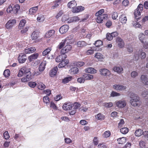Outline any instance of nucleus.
<instances>
[{"label": "nucleus", "mask_w": 148, "mask_h": 148, "mask_svg": "<svg viewBox=\"0 0 148 148\" xmlns=\"http://www.w3.org/2000/svg\"><path fill=\"white\" fill-rule=\"evenodd\" d=\"M85 64L84 62H76V65L78 67H81L84 66Z\"/></svg>", "instance_id": "60"}, {"label": "nucleus", "mask_w": 148, "mask_h": 148, "mask_svg": "<svg viewBox=\"0 0 148 148\" xmlns=\"http://www.w3.org/2000/svg\"><path fill=\"white\" fill-rule=\"evenodd\" d=\"M37 83L35 82H31L28 83V85L29 86L32 88H34L37 85Z\"/></svg>", "instance_id": "51"}, {"label": "nucleus", "mask_w": 148, "mask_h": 148, "mask_svg": "<svg viewBox=\"0 0 148 148\" xmlns=\"http://www.w3.org/2000/svg\"><path fill=\"white\" fill-rule=\"evenodd\" d=\"M3 75L5 77H8L10 75V71L9 69H6L4 71Z\"/></svg>", "instance_id": "56"}, {"label": "nucleus", "mask_w": 148, "mask_h": 148, "mask_svg": "<svg viewBox=\"0 0 148 148\" xmlns=\"http://www.w3.org/2000/svg\"><path fill=\"white\" fill-rule=\"evenodd\" d=\"M118 143L119 144L124 143L126 141V138L124 137L119 138L117 139Z\"/></svg>", "instance_id": "36"}, {"label": "nucleus", "mask_w": 148, "mask_h": 148, "mask_svg": "<svg viewBox=\"0 0 148 148\" xmlns=\"http://www.w3.org/2000/svg\"><path fill=\"white\" fill-rule=\"evenodd\" d=\"M13 6V4H11L9 5L6 10V11L8 13H11L12 12Z\"/></svg>", "instance_id": "55"}, {"label": "nucleus", "mask_w": 148, "mask_h": 148, "mask_svg": "<svg viewBox=\"0 0 148 148\" xmlns=\"http://www.w3.org/2000/svg\"><path fill=\"white\" fill-rule=\"evenodd\" d=\"M62 0H57L53 3V5L52 6V9H54L57 7L60 4V2Z\"/></svg>", "instance_id": "35"}, {"label": "nucleus", "mask_w": 148, "mask_h": 148, "mask_svg": "<svg viewBox=\"0 0 148 148\" xmlns=\"http://www.w3.org/2000/svg\"><path fill=\"white\" fill-rule=\"evenodd\" d=\"M82 76L84 77L85 81L86 80H91L93 78V75L86 73H84L82 75Z\"/></svg>", "instance_id": "17"}, {"label": "nucleus", "mask_w": 148, "mask_h": 148, "mask_svg": "<svg viewBox=\"0 0 148 148\" xmlns=\"http://www.w3.org/2000/svg\"><path fill=\"white\" fill-rule=\"evenodd\" d=\"M96 21L98 23H101L103 22V19H106L107 18L108 16L107 14H103L102 15L97 16Z\"/></svg>", "instance_id": "10"}, {"label": "nucleus", "mask_w": 148, "mask_h": 148, "mask_svg": "<svg viewBox=\"0 0 148 148\" xmlns=\"http://www.w3.org/2000/svg\"><path fill=\"white\" fill-rule=\"evenodd\" d=\"M36 50V49L34 47H32L26 49L24 51V52L26 54L30 53H33Z\"/></svg>", "instance_id": "20"}, {"label": "nucleus", "mask_w": 148, "mask_h": 148, "mask_svg": "<svg viewBox=\"0 0 148 148\" xmlns=\"http://www.w3.org/2000/svg\"><path fill=\"white\" fill-rule=\"evenodd\" d=\"M143 9V5L142 4H139L134 12V15L136 19H138L139 18V16L140 15V13L142 11Z\"/></svg>", "instance_id": "2"}, {"label": "nucleus", "mask_w": 148, "mask_h": 148, "mask_svg": "<svg viewBox=\"0 0 148 148\" xmlns=\"http://www.w3.org/2000/svg\"><path fill=\"white\" fill-rule=\"evenodd\" d=\"M127 18L125 15L123 14L119 17V21L123 24H125L127 21Z\"/></svg>", "instance_id": "19"}, {"label": "nucleus", "mask_w": 148, "mask_h": 148, "mask_svg": "<svg viewBox=\"0 0 148 148\" xmlns=\"http://www.w3.org/2000/svg\"><path fill=\"white\" fill-rule=\"evenodd\" d=\"M130 98L131 99L130 103L133 106L136 107L139 106L141 105L140 98L136 94L133 93H131Z\"/></svg>", "instance_id": "1"}, {"label": "nucleus", "mask_w": 148, "mask_h": 148, "mask_svg": "<svg viewBox=\"0 0 148 148\" xmlns=\"http://www.w3.org/2000/svg\"><path fill=\"white\" fill-rule=\"evenodd\" d=\"M140 54L139 53V51L138 52H136L134 55V57L133 58V59L137 61L139 58V56Z\"/></svg>", "instance_id": "50"}, {"label": "nucleus", "mask_w": 148, "mask_h": 148, "mask_svg": "<svg viewBox=\"0 0 148 148\" xmlns=\"http://www.w3.org/2000/svg\"><path fill=\"white\" fill-rule=\"evenodd\" d=\"M110 135V133L109 131H106L103 134V136L106 138L108 137Z\"/></svg>", "instance_id": "63"}, {"label": "nucleus", "mask_w": 148, "mask_h": 148, "mask_svg": "<svg viewBox=\"0 0 148 148\" xmlns=\"http://www.w3.org/2000/svg\"><path fill=\"white\" fill-rule=\"evenodd\" d=\"M120 93L114 91H112L110 94V96L112 97L120 96Z\"/></svg>", "instance_id": "57"}, {"label": "nucleus", "mask_w": 148, "mask_h": 148, "mask_svg": "<svg viewBox=\"0 0 148 148\" xmlns=\"http://www.w3.org/2000/svg\"><path fill=\"white\" fill-rule=\"evenodd\" d=\"M30 71V68H27L25 66L23 67L19 70L18 76L20 77L22 76L24 73L26 75L28 74L29 73H31Z\"/></svg>", "instance_id": "3"}, {"label": "nucleus", "mask_w": 148, "mask_h": 148, "mask_svg": "<svg viewBox=\"0 0 148 148\" xmlns=\"http://www.w3.org/2000/svg\"><path fill=\"white\" fill-rule=\"evenodd\" d=\"M116 42L118 47L120 48H123L124 47L125 44L123 40L120 37L116 38Z\"/></svg>", "instance_id": "9"}, {"label": "nucleus", "mask_w": 148, "mask_h": 148, "mask_svg": "<svg viewBox=\"0 0 148 148\" xmlns=\"http://www.w3.org/2000/svg\"><path fill=\"white\" fill-rule=\"evenodd\" d=\"M38 9V6L32 7L29 9V12L31 14L34 15Z\"/></svg>", "instance_id": "31"}, {"label": "nucleus", "mask_w": 148, "mask_h": 148, "mask_svg": "<svg viewBox=\"0 0 148 148\" xmlns=\"http://www.w3.org/2000/svg\"><path fill=\"white\" fill-rule=\"evenodd\" d=\"M118 34L116 32H114L111 33H107L106 35L107 39L109 41L112 40L114 37L117 36Z\"/></svg>", "instance_id": "7"}, {"label": "nucleus", "mask_w": 148, "mask_h": 148, "mask_svg": "<svg viewBox=\"0 0 148 148\" xmlns=\"http://www.w3.org/2000/svg\"><path fill=\"white\" fill-rule=\"evenodd\" d=\"M51 50V48L50 47L48 48L45 49L42 52V55L43 56H45L48 54Z\"/></svg>", "instance_id": "47"}, {"label": "nucleus", "mask_w": 148, "mask_h": 148, "mask_svg": "<svg viewBox=\"0 0 148 148\" xmlns=\"http://www.w3.org/2000/svg\"><path fill=\"white\" fill-rule=\"evenodd\" d=\"M138 37L140 41L142 43H143L144 40L145 39V35L143 33H140L139 34Z\"/></svg>", "instance_id": "34"}, {"label": "nucleus", "mask_w": 148, "mask_h": 148, "mask_svg": "<svg viewBox=\"0 0 148 148\" xmlns=\"http://www.w3.org/2000/svg\"><path fill=\"white\" fill-rule=\"evenodd\" d=\"M69 29V27L67 25H64L60 28L59 31L61 34H64L68 31Z\"/></svg>", "instance_id": "14"}, {"label": "nucleus", "mask_w": 148, "mask_h": 148, "mask_svg": "<svg viewBox=\"0 0 148 148\" xmlns=\"http://www.w3.org/2000/svg\"><path fill=\"white\" fill-rule=\"evenodd\" d=\"M100 74L106 77H109L111 75L110 72L108 69L103 68L99 70Z\"/></svg>", "instance_id": "6"}, {"label": "nucleus", "mask_w": 148, "mask_h": 148, "mask_svg": "<svg viewBox=\"0 0 148 148\" xmlns=\"http://www.w3.org/2000/svg\"><path fill=\"white\" fill-rule=\"evenodd\" d=\"M26 23V21L25 19H22L20 21L18 27L21 29V27H23Z\"/></svg>", "instance_id": "48"}, {"label": "nucleus", "mask_w": 148, "mask_h": 148, "mask_svg": "<svg viewBox=\"0 0 148 148\" xmlns=\"http://www.w3.org/2000/svg\"><path fill=\"white\" fill-rule=\"evenodd\" d=\"M58 69L57 67H55L52 69L50 72V76L51 77H54L56 75Z\"/></svg>", "instance_id": "29"}, {"label": "nucleus", "mask_w": 148, "mask_h": 148, "mask_svg": "<svg viewBox=\"0 0 148 148\" xmlns=\"http://www.w3.org/2000/svg\"><path fill=\"white\" fill-rule=\"evenodd\" d=\"M31 75V73H29L28 74H26L25 76L22 78V82H25L31 80L32 79Z\"/></svg>", "instance_id": "15"}, {"label": "nucleus", "mask_w": 148, "mask_h": 148, "mask_svg": "<svg viewBox=\"0 0 148 148\" xmlns=\"http://www.w3.org/2000/svg\"><path fill=\"white\" fill-rule=\"evenodd\" d=\"M16 20L12 19L9 20L5 24V27L8 29H10L12 28L16 23Z\"/></svg>", "instance_id": "4"}, {"label": "nucleus", "mask_w": 148, "mask_h": 148, "mask_svg": "<svg viewBox=\"0 0 148 148\" xmlns=\"http://www.w3.org/2000/svg\"><path fill=\"white\" fill-rule=\"evenodd\" d=\"M20 8V7L17 4L13 6L12 12L14 14H16Z\"/></svg>", "instance_id": "39"}, {"label": "nucleus", "mask_w": 148, "mask_h": 148, "mask_svg": "<svg viewBox=\"0 0 148 148\" xmlns=\"http://www.w3.org/2000/svg\"><path fill=\"white\" fill-rule=\"evenodd\" d=\"M71 49L72 47L71 45H66L61 49L60 53L61 54H65L71 50Z\"/></svg>", "instance_id": "8"}, {"label": "nucleus", "mask_w": 148, "mask_h": 148, "mask_svg": "<svg viewBox=\"0 0 148 148\" xmlns=\"http://www.w3.org/2000/svg\"><path fill=\"white\" fill-rule=\"evenodd\" d=\"M95 118L99 120H103L105 119V117L103 114L100 113L95 116Z\"/></svg>", "instance_id": "37"}, {"label": "nucleus", "mask_w": 148, "mask_h": 148, "mask_svg": "<svg viewBox=\"0 0 148 148\" xmlns=\"http://www.w3.org/2000/svg\"><path fill=\"white\" fill-rule=\"evenodd\" d=\"M139 53L140 54V57L141 59H145L146 57V54L145 52L142 51L141 50L139 51Z\"/></svg>", "instance_id": "44"}, {"label": "nucleus", "mask_w": 148, "mask_h": 148, "mask_svg": "<svg viewBox=\"0 0 148 148\" xmlns=\"http://www.w3.org/2000/svg\"><path fill=\"white\" fill-rule=\"evenodd\" d=\"M66 43H67V42L65 39L62 40V42L60 43L59 44L58 46V48L59 49H62L65 45V44Z\"/></svg>", "instance_id": "43"}, {"label": "nucleus", "mask_w": 148, "mask_h": 148, "mask_svg": "<svg viewBox=\"0 0 148 148\" xmlns=\"http://www.w3.org/2000/svg\"><path fill=\"white\" fill-rule=\"evenodd\" d=\"M128 129L127 127L122 128L120 129V132L121 133L123 134H127L128 132Z\"/></svg>", "instance_id": "46"}, {"label": "nucleus", "mask_w": 148, "mask_h": 148, "mask_svg": "<svg viewBox=\"0 0 148 148\" xmlns=\"http://www.w3.org/2000/svg\"><path fill=\"white\" fill-rule=\"evenodd\" d=\"M43 100L44 102L46 104H47L49 102V98L47 96H44L43 98Z\"/></svg>", "instance_id": "61"}, {"label": "nucleus", "mask_w": 148, "mask_h": 148, "mask_svg": "<svg viewBox=\"0 0 148 148\" xmlns=\"http://www.w3.org/2000/svg\"><path fill=\"white\" fill-rule=\"evenodd\" d=\"M37 85L38 86V88L40 90H43L45 89V86L44 84L42 82H39L37 81Z\"/></svg>", "instance_id": "27"}, {"label": "nucleus", "mask_w": 148, "mask_h": 148, "mask_svg": "<svg viewBox=\"0 0 148 148\" xmlns=\"http://www.w3.org/2000/svg\"><path fill=\"white\" fill-rule=\"evenodd\" d=\"M55 32V31L54 30H51L49 31L45 34V36L46 38H49L53 36Z\"/></svg>", "instance_id": "33"}, {"label": "nucleus", "mask_w": 148, "mask_h": 148, "mask_svg": "<svg viewBox=\"0 0 148 148\" xmlns=\"http://www.w3.org/2000/svg\"><path fill=\"white\" fill-rule=\"evenodd\" d=\"M85 71L88 73H95L97 72L96 69L92 67H89L85 69Z\"/></svg>", "instance_id": "23"}, {"label": "nucleus", "mask_w": 148, "mask_h": 148, "mask_svg": "<svg viewBox=\"0 0 148 148\" xmlns=\"http://www.w3.org/2000/svg\"><path fill=\"white\" fill-rule=\"evenodd\" d=\"M69 72L72 75L77 74L78 72V69L77 67H72L69 70Z\"/></svg>", "instance_id": "30"}, {"label": "nucleus", "mask_w": 148, "mask_h": 148, "mask_svg": "<svg viewBox=\"0 0 148 148\" xmlns=\"http://www.w3.org/2000/svg\"><path fill=\"white\" fill-rule=\"evenodd\" d=\"M115 103L116 106L120 108H123L125 107L127 104L126 101L123 100L116 101Z\"/></svg>", "instance_id": "5"}, {"label": "nucleus", "mask_w": 148, "mask_h": 148, "mask_svg": "<svg viewBox=\"0 0 148 148\" xmlns=\"http://www.w3.org/2000/svg\"><path fill=\"white\" fill-rule=\"evenodd\" d=\"M140 79L141 81L144 84L148 85V78L147 75H141Z\"/></svg>", "instance_id": "12"}, {"label": "nucleus", "mask_w": 148, "mask_h": 148, "mask_svg": "<svg viewBox=\"0 0 148 148\" xmlns=\"http://www.w3.org/2000/svg\"><path fill=\"white\" fill-rule=\"evenodd\" d=\"M77 46L79 47H83L86 46L87 44L84 41H78L77 43Z\"/></svg>", "instance_id": "38"}, {"label": "nucleus", "mask_w": 148, "mask_h": 148, "mask_svg": "<svg viewBox=\"0 0 148 148\" xmlns=\"http://www.w3.org/2000/svg\"><path fill=\"white\" fill-rule=\"evenodd\" d=\"M38 56L39 54L38 53L33 54L29 57V62H31L32 61L37 59Z\"/></svg>", "instance_id": "25"}, {"label": "nucleus", "mask_w": 148, "mask_h": 148, "mask_svg": "<svg viewBox=\"0 0 148 148\" xmlns=\"http://www.w3.org/2000/svg\"><path fill=\"white\" fill-rule=\"evenodd\" d=\"M69 62V61L67 59L64 60H62V61L58 65L59 68H61L64 67Z\"/></svg>", "instance_id": "22"}, {"label": "nucleus", "mask_w": 148, "mask_h": 148, "mask_svg": "<svg viewBox=\"0 0 148 148\" xmlns=\"http://www.w3.org/2000/svg\"><path fill=\"white\" fill-rule=\"evenodd\" d=\"M73 107V105L71 103H64L62 106L63 109L65 110H71Z\"/></svg>", "instance_id": "13"}, {"label": "nucleus", "mask_w": 148, "mask_h": 148, "mask_svg": "<svg viewBox=\"0 0 148 148\" xmlns=\"http://www.w3.org/2000/svg\"><path fill=\"white\" fill-rule=\"evenodd\" d=\"M50 107L53 108L54 110H57V108L56 104L53 102L50 103Z\"/></svg>", "instance_id": "64"}, {"label": "nucleus", "mask_w": 148, "mask_h": 148, "mask_svg": "<svg viewBox=\"0 0 148 148\" xmlns=\"http://www.w3.org/2000/svg\"><path fill=\"white\" fill-rule=\"evenodd\" d=\"M46 64V63L45 61L42 62L40 64L39 67V70L40 71H42L44 70Z\"/></svg>", "instance_id": "32"}, {"label": "nucleus", "mask_w": 148, "mask_h": 148, "mask_svg": "<svg viewBox=\"0 0 148 148\" xmlns=\"http://www.w3.org/2000/svg\"><path fill=\"white\" fill-rule=\"evenodd\" d=\"M67 42V44L68 43H72L74 41L73 39V35H71L68 36L65 39Z\"/></svg>", "instance_id": "24"}, {"label": "nucleus", "mask_w": 148, "mask_h": 148, "mask_svg": "<svg viewBox=\"0 0 148 148\" xmlns=\"http://www.w3.org/2000/svg\"><path fill=\"white\" fill-rule=\"evenodd\" d=\"M84 9V8L82 6L75 7L72 9V11L73 13H77L82 11Z\"/></svg>", "instance_id": "18"}, {"label": "nucleus", "mask_w": 148, "mask_h": 148, "mask_svg": "<svg viewBox=\"0 0 148 148\" xmlns=\"http://www.w3.org/2000/svg\"><path fill=\"white\" fill-rule=\"evenodd\" d=\"M95 57L100 60H101L103 59V56L101 53H96Z\"/></svg>", "instance_id": "42"}, {"label": "nucleus", "mask_w": 148, "mask_h": 148, "mask_svg": "<svg viewBox=\"0 0 148 148\" xmlns=\"http://www.w3.org/2000/svg\"><path fill=\"white\" fill-rule=\"evenodd\" d=\"M112 18L114 20H115L118 17V14L117 12H114L112 13Z\"/></svg>", "instance_id": "59"}, {"label": "nucleus", "mask_w": 148, "mask_h": 148, "mask_svg": "<svg viewBox=\"0 0 148 148\" xmlns=\"http://www.w3.org/2000/svg\"><path fill=\"white\" fill-rule=\"evenodd\" d=\"M104 12V10L103 9H101L96 13L95 15L96 16L102 15Z\"/></svg>", "instance_id": "53"}, {"label": "nucleus", "mask_w": 148, "mask_h": 148, "mask_svg": "<svg viewBox=\"0 0 148 148\" xmlns=\"http://www.w3.org/2000/svg\"><path fill=\"white\" fill-rule=\"evenodd\" d=\"M26 60L25 55L23 53H21L18 57V60L20 63H23Z\"/></svg>", "instance_id": "16"}, {"label": "nucleus", "mask_w": 148, "mask_h": 148, "mask_svg": "<svg viewBox=\"0 0 148 148\" xmlns=\"http://www.w3.org/2000/svg\"><path fill=\"white\" fill-rule=\"evenodd\" d=\"M142 96L145 98L148 97V90H145L142 92Z\"/></svg>", "instance_id": "54"}, {"label": "nucleus", "mask_w": 148, "mask_h": 148, "mask_svg": "<svg viewBox=\"0 0 148 148\" xmlns=\"http://www.w3.org/2000/svg\"><path fill=\"white\" fill-rule=\"evenodd\" d=\"M3 136L4 138L7 140L8 139L10 138V136L8 131H5L3 134Z\"/></svg>", "instance_id": "62"}, {"label": "nucleus", "mask_w": 148, "mask_h": 148, "mask_svg": "<svg viewBox=\"0 0 148 148\" xmlns=\"http://www.w3.org/2000/svg\"><path fill=\"white\" fill-rule=\"evenodd\" d=\"M138 75V73L136 71H134L131 73V77L133 78H135Z\"/></svg>", "instance_id": "45"}, {"label": "nucleus", "mask_w": 148, "mask_h": 148, "mask_svg": "<svg viewBox=\"0 0 148 148\" xmlns=\"http://www.w3.org/2000/svg\"><path fill=\"white\" fill-rule=\"evenodd\" d=\"M113 70L115 72L119 74L121 73L123 71V69L122 67L119 66H114L113 68Z\"/></svg>", "instance_id": "28"}, {"label": "nucleus", "mask_w": 148, "mask_h": 148, "mask_svg": "<svg viewBox=\"0 0 148 148\" xmlns=\"http://www.w3.org/2000/svg\"><path fill=\"white\" fill-rule=\"evenodd\" d=\"M135 134L136 136H140L142 134H143V132L141 129H138L137 130H136L135 132Z\"/></svg>", "instance_id": "41"}, {"label": "nucleus", "mask_w": 148, "mask_h": 148, "mask_svg": "<svg viewBox=\"0 0 148 148\" xmlns=\"http://www.w3.org/2000/svg\"><path fill=\"white\" fill-rule=\"evenodd\" d=\"M113 88L117 90L121 91L126 88V87L122 85L115 84L113 85Z\"/></svg>", "instance_id": "11"}, {"label": "nucleus", "mask_w": 148, "mask_h": 148, "mask_svg": "<svg viewBox=\"0 0 148 148\" xmlns=\"http://www.w3.org/2000/svg\"><path fill=\"white\" fill-rule=\"evenodd\" d=\"M95 45L96 47H100L102 45V42L100 40H97L95 42Z\"/></svg>", "instance_id": "52"}, {"label": "nucleus", "mask_w": 148, "mask_h": 148, "mask_svg": "<svg viewBox=\"0 0 148 148\" xmlns=\"http://www.w3.org/2000/svg\"><path fill=\"white\" fill-rule=\"evenodd\" d=\"M73 105V109L75 110L81 106L80 104L78 102H75Z\"/></svg>", "instance_id": "49"}, {"label": "nucleus", "mask_w": 148, "mask_h": 148, "mask_svg": "<svg viewBox=\"0 0 148 148\" xmlns=\"http://www.w3.org/2000/svg\"><path fill=\"white\" fill-rule=\"evenodd\" d=\"M67 5L69 8L73 9L77 5L76 2L75 1H71L68 3Z\"/></svg>", "instance_id": "26"}, {"label": "nucleus", "mask_w": 148, "mask_h": 148, "mask_svg": "<svg viewBox=\"0 0 148 148\" xmlns=\"http://www.w3.org/2000/svg\"><path fill=\"white\" fill-rule=\"evenodd\" d=\"M39 37V32L36 31H34L32 33L31 35V39L33 40L37 39Z\"/></svg>", "instance_id": "21"}, {"label": "nucleus", "mask_w": 148, "mask_h": 148, "mask_svg": "<svg viewBox=\"0 0 148 148\" xmlns=\"http://www.w3.org/2000/svg\"><path fill=\"white\" fill-rule=\"evenodd\" d=\"M72 79V77L71 76L66 77L63 79L62 82L64 84H66L71 81Z\"/></svg>", "instance_id": "40"}, {"label": "nucleus", "mask_w": 148, "mask_h": 148, "mask_svg": "<svg viewBox=\"0 0 148 148\" xmlns=\"http://www.w3.org/2000/svg\"><path fill=\"white\" fill-rule=\"evenodd\" d=\"M77 81L78 83L80 84L83 83L85 82V80L83 77H80L78 78L77 79Z\"/></svg>", "instance_id": "58"}]
</instances>
